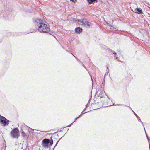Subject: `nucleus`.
I'll return each mask as SVG.
<instances>
[{
    "label": "nucleus",
    "instance_id": "22",
    "mask_svg": "<svg viewBox=\"0 0 150 150\" xmlns=\"http://www.w3.org/2000/svg\"><path fill=\"white\" fill-rule=\"evenodd\" d=\"M86 107V108L87 107V106H88V105H85Z\"/></svg>",
    "mask_w": 150,
    "mask_h": 150
},
{
    "label": "nucleus",
    "instance_id": "24",
    "mask_svg": "<svg viewBox=\"0 0 150 150\" xmlns=\"http://www.w3.org/2000/svg\"><path fill=\"white\" fill-rule=\"evenodd\" d=\"M149 149L150 150V144H149Z\"/></svg>",
    "mask_w": 150,
    "mask_h": 150
},
{
    "label": "nucleus",
    "instance_id": "16",
    "mask_svg": "<svg viewBox=\"0 0 150 150\" xmlns=\"http://www.w3.org/2000/svg\"><path fill=\"white\" fill-rule=\"evenodd\" d=\"M79 117H78L77 118H76L75 119V120L70 125H69V126H70L72 124V123L74 122H75V121H76L78 118Z\"/></svg>",
    "mask_w": 150,
    "mask_h": 150
},
{
    "label": "nucleus",
    "instance_id": "10",
    "mask_svg": "<svg viewBox=\"0 0 150 150\" xmlns=\"http://www.w3.org/2000/svg\"><path fill=\"white\" fill-rule=\"evenodd\" d=\"M104 94V93L102 91H100L99 94V97L100 98H102L103 97V94Z\"/></svg>",
    "mask_w": 150,
    "mask_h": 150
},
{
    "label": "nucleus",
    "instance_id": "8",
    "mask_svg": "<svg viewBox=\"0 0 150 150\" xmlns=\"http://www.w3.org/2000/svg\"><path fill=\"white\" fill-rule=\"evenodd\" d=\"M135 12L138 14H140L142 12V10L140 8H137L135 10Z\"/></svg>",
    "mask_w": 150,
    "mask_h": 150
},
{
    "label": "nucleus",
    "instance_id": "1",
    "mask_svg": "<svg viewBox=\"0 0 150 150\" xmlns=\"http://www.w3.org/2000/svg\"><path fill=\"white\" fill-rule=\"evenodd\" d=\"M34 24L36 29L40 32L47 33L50 31L49 25L41 20L36 19L34 21Z\"/></svg>",
    "mask_w": 150,
    "mask_h": 150
},
{
    "label": "nucleus",
    "instance_id": "3",
    "mask_svg": "<svg viewBox=\"0 0 150 150\" xmlns=\"http://www.w3.org/2000/svg\"><path fill=\"white\" fill-rule=\"evenodd\" d=\"M11 136L13 138H18L20 136L19 130L18 128L14 129L11 132Z\"/></svg>",
    "mask_w": 150,
    "mask_h": 150
},
{
    "label": "nucleus",
    "instance_id": "26",
    "mask_svg": "<svg viewBox=\"0 0 150 150\" xmlns=\"http://www.w3.org/2000/svg\"><path fill=\"white\" fill-rule=\"evenodd\" d=\"M58 142V141L57 142V144H57V143Z\"/></svg>",
    "mask_w": 150,
    "mask_h": 150
},
{
    "label": "nucleus",
    "instance_id": "17",
    "mask_svg": "<svg viewBox=\"0 0 150 150\" xmlns=\"http://www.w3.org/2000/svg\"><path fill=\"white\" fill-rule=\"evenodd\" d=\"M113 54H115V57H116V59H118V57H117V54H116V52H113Z\"/></svg>",
    "mask_w": 150,
    "mask_h": 150
},
{
    "label": "nucleus",
    "instance_id": "2",
    "mask_svg": "<svg viewBox=\"0 0 150 150\" xmlns=\"http://www.w3.org/2000/svg\"><path fill=\"white\" fill-rule=\"evenodd\" d=\"M34 24L36 29L40 32L47 33L50 31L49 25L41 20L36 19L34 21Z\"/></svg>",
    "mask_w": 150,
    "mask_h": 150
},
{
    "label": "nucleus",
    "instance_id": "4",
    "mask_svg": "<svg viewBox=\"0 0 150 150\" xmlns=\"http://www.w3.org/2000/svg\"><path fill=\"white\" fill-rule=\"evenodd\" d=\"M101 103H102V105L103 106H104V107L106 106H111L108 103L109 101H110V100H109V101L108 100L107 98L106 97H103L100 98V100Z\"/></svg>",
    "mask_w": 150,
    "mask_h": 150
},
{
    "label": "nucleus",
    "instance_id": "5",
    "mask_svg": "<svg viewBox=\"0 0 150 150\" xmlns=\"http://www.w3.org/2000/svg\"><path fill=\"white\" fill-rule=\"evenodd\" d=\"M78 22L79 23H81V25L83 24L86 27L89 28L91 23L88 21L87 19H84L83 20H78Z\"/></svg>",
    "mask_w": 150,
    "mask_h": 150
},
{
    "label": "nucleus",
    "instance_id": "20",
    "mask_svg": "<svg viewBox=\"0 0 150 150\" xmlns=\"http://www.w3.org/2000/svg\"><path fill=\"white\" fill-rule=\"evenodd\" d=\"M145 132L146 134V137H147V138H148V136L147 134H146V131H145Z\"/></svg>",
    "mask_w": 150,
    "mask_h": 150
},
{
    "label": "nucleus",
    "instance_id": "9",
    "mask_svg": "<svg viewBox=\"0 0 150 150\" xmlns=\"http://www.w3.org/2000/svg\"><path fill=\"white\" fill-rule=\"evenodd\" d=\"M50 142V140L47 139H45L42 141V143L44 144H49Z\"/></svg>",
    "mask_w": 150,
    "mask_h": 150
},
{
    "label": "nucleus",
    "instance_id": "14",
    "mask_svg": "<svg viewBox=\"0 0 150 150\" xmlns=\"http://www.w3.org/2000/svg\"><path fill=\"white\" fill-rule=\"evenodd\" d=\"M4 119L5 120H6V119L4 117L2 116H1V115H0V120H1V119Z\"/></svg>",
    "mask_w": 150,
    "mask_h": 150
},
{
    "label": "nucleus",
    "instance_id": "13",
    "mask_svg": "<svg viewBox=\"0 0 150 150\" xmlns=\"http://www.w3.org/2000/svg\"><path fill=\"white\" fill-rule=\"evenodd\" d=\"M22 136H23L24 137H25L26 136V134L23 131H22Z\"/></svg>",
    "mask_w": 150,
    "mask_h": 150
},
{
    "label": "nucleus",
    "instance_id": "23",
    "mask_svg": "<svg viewBox=\"0 0 150 150\" xmlns=\"http://www.w3.org/2000/svg\"><path fill=\"white\" fill-rule=\"evenodd\" d=\"M85 109H86V108H85V109H84L83 110V112H84V111H85Z\"/></svg>",
    "mask_w": 150,
    "mask_h": 150
},
{
    "label": "nucleus",
    "instance_id": "19",
    "mask_svg": "<svg viewBox=\"0 0 150 150\" xmlns=\"http://www.w3.org/2000/svg\"><path fill=\"white\" fill-rule=\"evenodd\" d=\"M134 113L135 115L136 116V117L138 118V117L137 115V114H136L134 112Z\"/></svg>",
    "mask_w": 150,
    "mask_h": 150
},
{
    "label": "nucleus",
    "instance_id": "18",
    "mask_svg": "<svg viewBox=\"0 0 150 150\" xmlns=\"http://www.w3.org/2000/svg\"><path fill=\"white\" fill-rule=\"evenodd\" d=\"M138 121L139 122H141V123L143 124V122L141 121V120L140 119H138Z\"/></svg>",
    "mask_w": 150,
    "mask_h": 150
},
{
    "label": "nucleus",
    "instance_id": "12",
    "mask_svg": "<svg viewBox=\"0 0 150 150\" xmlns=\"http://www.w3.org/2000/svg\"><path fill=\"white\" fill-rule=\"evenodd\" d=\"M96 0H88V2L89 4H91L93 2H95Z\"/></svg>",
    "mask_w": 150,
    "mask_h": 150
},
{
    "label": "nucleus",
    "instance_id": "11",
    "mask_svg": "<svg viewBox=\"0 0 150 150\" xmlns=\"http://www.w3.org/2000/svg\"><path fill=\"white\" fill-rule=\"evenodd\" d=\"M42 145L43 147L45 148H48V144H44L43 143H42Z\"/></svg>",
    "mask_w": 150,
    "mask_h": 150
},
{
    "label": "nucleus",
    "instance_id": "15",
    "mask_svg": "<svg viewBox=\"0 0 150 150\" xmlns=\"http://www.w3.org/2000/svg\"><path fill=\"white\" fill-rule=\"evenodd\" d=\"M53 140L51 139V141L50 142V145L51 146L52 145V144H53Z\"/></svg>",
    "mask_w": 150,
    "mask_h": 150
},
{
    "label": "nucleus",
    "instance_id": "6",
    "mask_svg": "<svg viewBox=\"0 0 150 150\" xmlns=\"http://www.w3.org/2000/svg\"><path fill=\"white\" fill-rule=\"evenodd\" d=\"M0 122L2 124V125L5 126L6 125H8L9 122V121L8 120H5L4 119H1L0 120Z\"/></svg>",
    "mask_w": 150,
    "mask_h": 150
},
{
    "label": "nucleus",
    "instance_id": "25",
    "mask_svg": "<svg viewBox=\"0 0 150 150\" xmlns=\"http://www.w3.org/2000/svg\"><path fill=\"white\" fill-rule=\"evenodd\" d=\"M143 126H144V125H143ZM144 127V130H145V129Z\"/></svg>",
    "mask_w": 150,
    "mask_h": 150
},
{
    "label": "nucleus",
    "instance_id": "7",
    "mask_svg": "<svg viewBox=\"0 0 150 150\" xmlns=\"http://www.w3.org/2000/svg\"><path fill=\"white\" fill-rule=\"evenodd\" d=\"M82 29L80 27H77L75 29L76 33H80L82 32Z\"/></svg>",
    "mask_w": 150,
    "mask_h": 150
},
{
    "label": "nucleus",
    "instance_id": "21",
    "mask_svg": "<svg viewBox=\"0 0 150 150\" xmlns=\"http://www.w3.org/2000/svg\"><path fill=\"white\" fill-rule=\"evenodd\" d=\"M83 112H81V114L79 116V117H80V116H81V115L83 114Z\"/></svg>",
    "mask_w": 150,
    "mask_h": 150
}]
</instances>
